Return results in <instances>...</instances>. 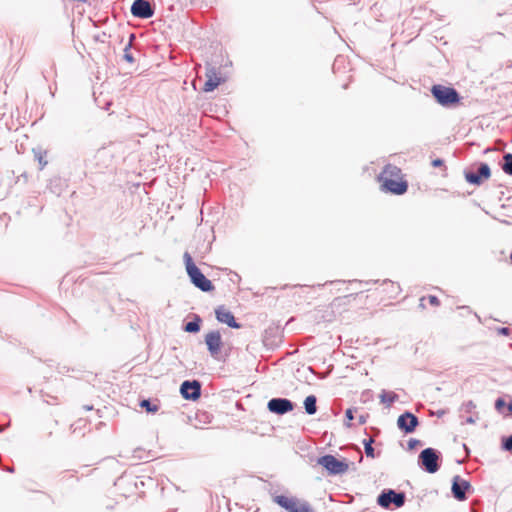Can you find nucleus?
<instances>
[{
    "mask_svg": "<svg viewBox=\"0 0 512 512\" xmlns=\"http://www.w3.org/2000/svg\"><path fill=\"white\" fill-rule=\"evenodd\" d=\"M380 403L390 407L392 404L399 400V395L393 391L383 389L379 394Z\"/></svg>",
    "mask_w": 512,
    "mask_h": 512,
    "instance_id": "obj_21",
    "label": "nucleus"
},
{
    "mask_svg": "<svg viewBox=\"0 0 512 512\" xmlns=\"http://www.w3.org/2000/svg\"><path fill=\"white\" fill-rule=\"evenodd\" d=\"M20 181H23L24 183H27V181H28V174L26 172H23L22 174H20L17 177V180L15 181V183L17 184Z\"/></svg>",
    "mask_w": 512,
    "mask_h": 512,
    "instance_id": "obj_39",
    "label": "nucleus"
},
{
    "mask_svg": "<svg viewBox=\"0 0 512 512\" xmlns=\"http://www.w3.org/2000/svg\"><path fill=\"white\" fill-rule=\"evenodd\" d=\"M130 12L134 18L149 19L155 14V4L150 0H134Z\"/></svg>",
    "mask_w": 512,
    "mask_h": 512,
    "instance_id": "obj_13",
    "label": "nucleus"
},
{
    "mask_svg": "<svg viewBox=\"0 0 512 512\" xmlns=\"http://www.w3.org/2000/svg\"><path fill=\"white\" fill-rule=\"evenodd\" d=\"M406 493L391 488L383 489L377 496L376 503L384 508H401L405 505Z\"/></svg>",
    "mask_w": 512,
    "mask_h": 512,
    "instance_id": "obj_7",
    "label": "nucleus"
},
{
    "mask_svg": "<svg viewBox=\"0 0 512 512\" xmlns=\"http://www.w3.org/2000/svg\"><path fill=\"white\" fill-rule=\"evenodd\" d=\"M420 446H423V442L416 438H410L407 442V450L409 451H413Z\"/></svg>",
    "mask_w": 512,
    "mask_h": 512,
    "instance_id": "obj_31",
    "label": "nucleus"
},
{
    "mask_svg": "<svg viewBox=\"0 0 512 512\" xmlns=\"http://www.w3.org/2000/svg\"><path fill=\"white\" fill-rule=\"evenodd\" d=\"M107 37H110V35H107L106 32H102L100 34L95 35L93 38L95 42L105 43Z\"/></svg>",
    "mask_w": 512,
    "mask_h": 512,
    "instance_id": "obj_36",
    "label": "nucleus"
},
{
    "mask_svg": "<svg viewBox=\"0 0 512 512\" xmlns=\"http://www.w3.org/2000/svg\"><path fill=\"white\" fill-rule=\"evenodd\" d=\"M501 448L504 451L512 452V434L501 438Z\"/></svg>",
    "mask_w": 512,
    "mask_h": 512,
    "instance_id": "obj_29",
    "label": "nucleus"
},
{
    "mask_svg": "<svg viewBox=\"0 0 512 512\" xmlns=\"http://www.w3.org/2000/svg\"><path fill=\"white\" fill-rule=\"evenodd\" d=\"M85 411H91L94 409L93 405H89V404H86V405H83L82 407Z\"/></svg>",
    "mask_w": 512,
    "mask_h": 512,
    "instance_id": "obj_43",
    "label": "nucleus"
},
{
    "mask_svg": "<svg viewBox=\"0 0 512 512\" xmlns=\"http://www.w3.org/2000/svg\"><path fill=\"white\" fill-rule=\"evenodd\" d=\"M51 95L54 96V90L50 88Z\"/></svg>",
    "mask_w": 512,
    "mask_h": 512,
    "instance_id": "obj_54",
    "label": "nucleus"
},
{
    "mask_svg": "<svg viewBox=\"0 0 512 512\" xmlns=\"http://www.w3.org/2000/svg\"><path fill=\"white\" fill-rule=\"evenodd\" d=\"M375 440L374 438L372 437H369V438H365L362 440V444L364 446V452H365V455L368 457V458H376V457H379L380 456V451H378L376 453L374 447H373V444H374Z\"/></svg>",
    "mask_w": 512,
    "mask_h": 512,
    "instance_id": "obj_23",
    "label": "nucleus"
},
{
    "mask_svg": "<svg viewBox=\"0 0 512 512\" xmlns=\"http://www.w3.org/2000/svg\"><path fill=\"white\" fill-rule=\"evenodd\" d=\"M431 94L435 101L445 108L457 107L462 100L460 93L452 86L434 84L431 87Z\"/></svg>",
    "mask_w": 512,
    "mask_h": 512,
    "instance_id": "obj_3",
    "label": "nucleus"
},
{
    "mask_svg": "<svg viewBox=\"0 0 512 512\" xmlns=\"http://www.w3.org/2000/svg\"><path fill=\"white\" fill-rule=\"evenodd\" d=\"M489 151H491V149L487 148V149L484 150V153H488Z\"/></svg>",
    "mask_w": 512,
    "mask_h": 512,
    "instance_id": "obj_51",
    "label": "nucleus"
},
{
    "mask_svg": "<svg viewBox=\"0 0 512 512\" xmlns=\"http://www.w3.org/2000/svg\"><path fill=\"white\" fill-rule=\"evenodd\" d=\"M100 412H101V411H100V409H97V415H98V417H100V418H101V417H102V415L100 414Z\"/></svg>",
    "mask_w": 512,
    "mask_h": 512,
    "instance_id": "obj_47",
    "label": "nucleus"
},
{
    "mask_svg": "<svg viewBox=\"0 0 512 512\" xmlns=\"http://www.w3.org/2000/svg\"><path fill=\"white\" fill-rule=\"evenodd\" d=\"M401 169L395 165H385L378 175L380 190L384 193L400 196L407 192L408 181L400 177Z\"/></svg>",
    "mask_w": 512,
    "mask_h": 512,
    "instance_id": "obj_1",
    "label": "nucleus"
},
{
    "mask_svg": "<svg viewBox=\"0 0 512 512\" xmlns=\"http://www.w3.org/2000/svg\"><path fill=\"white\" fill-rule=\"evenodd\" d=\"M283 341V331L279 326L269 325L263 333L262 342L268 350H275Z\"/></svg>",
    "mask_w": 512,
    "mask_h": 512,
    "instance_id": "obj_12",
    "label": "nucleus"
},
{
    "mask_svg": "<svg viewBox=\"0 0 512 512\" xmlns=\"http://www.w3.org/2000/svg\"><path fill=\"white\" fill-rule=\"evenodd\" d=\"M447 413V410L446 409H440V410H437L435 413H433V415H435L436 417L438 418H441L442 416H444L445 414Z\"/></svg>",
    "mask_w": 512,
    "mask_h": 512,
    "instance_id": "obj_40",
    "label": "nucleus"
},
{
    "mask_svg": "<svg viewBox=\"0 0 512 512\" xmlns=\"http://www.w3.org/2000/svg\"><path fill=\"white\" fill-rule=\"evenodd\" d=\"M1 470L9 472V473H14V468L13 467L6 468V467L2 466Z\"/></svg>",
    "mask_w": 512,
    "mask_h": 512,
    "instance_id": "obj_44",
    "label": "nucleus"
},
{
    "mask_svg": "<svg viewBox=\"0 0 512 512\" xmlns=\"http://www.w3.org/2000/svg\"><path fill=\"white\" fill-rule=\"evenodd\" d=\"M509 261L512 264V250H511V253H510V256H509Z\"/></svg>",
    "mask_w": 512,
    "mask_h": 512,
    "instance_id": "obj_46",
    "label": "nucleus"
},
{
    "mask_svg": "<svg viewBox=\"0 0 512 512\" xmlns=\"http://www.w3.org/2000/svg\"><path fill=\"white\" fill-rule=\"evenodd\" d=\"M478 419V413L475 412V415H470L468 416L464 423H467V424H474Z\"/></svg>",
    "mask_w": 512,
    "mask_h": 512,
    "instance_id": "obj_37",
    "label": "nucleus"
},
{
    "mask_svg": "<svg viewBox=\"0 0 512 512\" xmlns=\"http://www.w3.org/2000/svg\"><path fill=\"white\" fill-rule=\"evenodd\" d=\"M500 167L506 175L512 176V153L505 152L503 154Z\"/></svg>",
    "mask_w": 512,
    "mask_h": 512,
    "instance_id": "obj_24",
    "label": "nucleus"
},
{
    "mask_svg": "<svg viewBox=\"0 0 512 512\" xmlns=\"http://www.w3.org/2000/svg\"><path fill=\"white\" fill-rule=\"evenodd\" d=\"M204 342L207 346V351L213 359L225 361L228 354L226 353L224 357L221 355L224 343L219 330L209 331L204 337Z\"/></svg>",
    "mask_w": 512,
    "mask_h": 512,
    "instance_id": "obj_9",
    "label": "nucleus"
},
{
    "mask_svg": "<svg viewBox=\"0 0 512 512\" xmlns=\"http://www.w3.org/2000/svg\"><path fill=\"white\" fill-rule=\"evenodd\" d=\"M108 106H111V103L105 104L106 110H109Z\"/></svg>",
    "mask_w": 512,
    "mask_h": 512,
    "instance_id": "obj_50",
    "label": "nucleus"
},
{
    "mask_svg": "<svg viewBox=\"0 0 512 512\" xmlns=\"http://www.w3.org/2000/svg\"><path fill=\"white\" fill-rule=\"evenodd\" d=\"M33 154L35 159L38 161L39 169L42 170L47 165V160L45 159L47 151L43 150L42 148H34Z\"/></svg>",
    "mask_w": 512,
    "mask_h": 512,
    "instance_id": "obj_25",
    "label": "nucleus"
},
{
    "mask_svg": "<svg viewBox=\"0 0 512 512\" xmlns=\"http://www.w3.org/2000/svg\"><path fill=\"white\" fill-rule=\"evenodd\" d=\"M368 418H369L368 413L359 415L358 416V424L364 425L367 422Z\"/></svg>",
    "mask_w": 512,
    "mask_h": 512,
    "instance_id": "obj_38",
    "label": "nucleus"
},
{
    "mask_svg": "<svg viewBox=\"0 0 512 512\" xmlns=\"http://www.w3.org/2000/svg\"><path fill=\"white\" fill-rule=\"evenodd\" d=\"M426 299H428L429 304L432 305V306H439L440 305V300H439V298L436 295H428L426 297Z\"/></svg>",
    "mask_w": 512,
    "mask_h": 512,
    "instance_id": "obj_35",
    "label": "nucleus"
},
{
    "mask_svg": "<svg viewBox=\"0 0 512 512\" xmlns=\"http://www.w3.org/2000/svg\"><path fill=\"white\" fill-rule=\"evenodd\" d=\"M425 299H426L425 296L420 298V303H419V308L420 309H425V304H424Z\"/></svg>",
    "mask_w": 512,
    "mask_h": 512,
    "instance_id": "obj_42",
    "label": "nucleus"
},
{
    "mask_svg": "<svg viewBox=\"0 0 512 512\" xmlns=\"http://www.w3.org/2000/svg\"><path fill=\"white\" fill-rule=\"evenodd\" d=\"M139 406L145 410L148 414H155L160 409L158 399L143 398L139 400Z\"/></svg>",
    "mask_w": 512,
    "mask_h": 512,
    "instance_id": "obj_20",
    "label": "nucleus"
},
{
    "mask_svg": "<svg viewBox=\"0 0 512 512\" xmlns=\"http://www.w3.org/2000/svg\"><path fill=\"white\" fill-rule=\"evenodd\" d=\"M496 331L498 335L505 336V337H511L512 330L509 327H497Z\"/></svg>",
    "mask_w": 512,
    "mask_h": 512,
    "instance_id": "obj_32",
    "label": "nucleus"
},
{
    "mask_svg": "<svg viewBox=\"0 0 512 512\" xmlns=\"http://www.w3.org/2000/svg\"><path fill=\"white\" fill-rule=\"evenodd\" d=\"M431 165L434 168H441L444 167V169H447L445 166V161L442 158H435L431 161Z\"/></svg>",
    "mask_w": 512,
    "mask_h": 512,
    "instance_id": "obj_34",
    "label": "nucleus"
},
{
    "mask_svg": "<svg viewBox=\"0 0 512 512\" xmlns=\"http://www.w3.org/2000/svg\"><path fill=\"white\" fill-rule=\"evenodd\" d=\"M365 394H370V390H366L362 393V396H365Z\"/></svg>",
    "mask_w": 512,
    "mask_h": 512,
    "instance_id": "obj_45",
    "label": "nucleus"
},
{
    "mask_svg": "<svg viewBox=\"0 0 512 512\" xmlns=\"http://www.w3.org/2000/svg\"><path fill=\"white\" fill-rule=\"evenodd\" d=\"M465 181L473 186H481L491 177V168L486 162H475L463 171Z\"/></svg>",
    "mask_w": 512,
    "mask_h": 512,
    "instance_id": "obj_5",
    "label": "nucleus"
},
{
    "mask_svg": "<svg viewBox=\"0 0 512 512\" xmlns=\"http://www.w3.org/2000/svg\"><path fill=\"white\" fill-rule=\"evenodd\" d=\"M475 408H476V405H475V403L472 400L464 402L462 404V406H461V410L465 411L466 413H468V415H475V413H473V410Z\"/></svg>",
    "mask_w": 512,
    "mask_h": 512,
    "instance_id": "obj_30",
    "label": "nucleus"
},
{
    "mask_svg": "<svg viewBox=\"0 0 512 512\" xmlns=\"http://www.w3.org/2000/svg\"><path fill=\"white\" fill-rule=\"evenodd\" d=\"M108 106H111V103L105 104L106 110H109Z\"/></svg>",
    "mask_w": 512,
    "mask_h": 512,
    "instance_id": "obj_49",
    "label": "nucleus"
},
{
    "mask_svg": "<svg viewBox=\"0 0 512 512\" xmlns=\"http://www.w3.org/2000/svg\"><path fill=\"white\" fill-rule=\"evenodd\" d=\"M419 424V418L408 410L404 411L397 418V428L405 435L414 433Z\"/></svg>",
    "mask_w": 512,
    "mask_h": 512,
    "instance_id": "obj_14",
    "label": "nucleus"
},
{
    "mask_svg": "<svg viewBox=\"0 0 512 512\" xmlns=\"http://www.w3.org/2000/svg\"><path fill=\"white\" fill-rule=\"evenodd\" d=\"M474 492V488L469 480L462 478L460 475L453 476L451 480L452 497L459 501H466L470 494Z\"/></svg>",
    "mask_w": 512,
    "mask_h": 512,
    "instance_id": "obj_10",
    "label": "nucleus"
},
{
    "mask_svg": "<svg viewBox=\"0 0 512 512\" xmlns=\"http://www.w3.org/2000/svg\"><path fill=\"white\" fill-rule=\"evenodd\" d=\"M66 188V181L59 176L52 177L47 184V189L56 196H60Z\"/></svg>",
    "mask_w": 512,
    "mask_h": 512,
    "instance_id": "obj_19",
    "label": "nucleus"
},
{
    "mask_svg": "<svg viewBox=\"0 0 512 512\" xmlns=\"http://www.w3.org/2000/svg\"><path fill=\"white\" fill-rule=\"evenodd\" d=\"M507 404L508 403L505 401V399L503 397H498V398H496V400L494 402V407L498 413L505 415L506 409H507Z\"/></svg>",
    "mask_w": 512,
    "mask_h": 512,
    "instance_id": "obj_27",
    "label": "nucleus"
},
{
    "mask_svg": "<svg viewBox=\"0 0 512 512\" xmlns=\"http://www.w3.org/2000/svg\"><path fill=\"white\" fill-rule=\"evenodd\" d=\"M135 38V35L134 34H131L130 35V39H129V42L125 45L124 47V50H123V59L128 62V63H134L135 62V58L133 56V54L130 52V49L132 47V40Z\"/></svg>",
    "mask_w": 512,
    "mask_h": 512,
    "instance_id": "obj_26",
    "label": "nucleus"
},
{
    "mask_svg": "<svg viewBox=\"0 0 512 512\" xmlns=\"http://www.w3.org/2000/svg\"><path fill=\"white\" fill-rule=\"evenodd\" d=\"M316 463L322 466L329 476L342 475L349 469V462L346 458H337L332 454L319 456Z\"/></svg>",
    "mask_w": 512,
    "mask_h": 512,
    "instance_id": "obj_6",
    "label": "nucleus"
},
{
    "mask_svg": "<svg viewBox=\"0 0 512 512\" xmlns=\"http://www.w3.org/2000/svg\"><path fill=\"white\" fill-rule=\"evenodd\" d=\"M296 407V403L284 397H274L267 402V410L275 415L283 416L292 412Z\"/></svg>",
    "mask_w": 512,
    "mask_h": 512,
    "instance_id": "obj_11",
    "label": "nucleus"
},
{
    "mask_svg": "<svg viewBox=\"0 0 512 512\" xmlns=\"http://www.w3.org/2000/svg\"><path fill=\"white\" fill-rule=\"evenodd\" d=\"M179 391L183 399L196 401L201 397L202 383L196 379L184 380Z\"/></svg>",
    "mask_w": 512,
    "mask_h": 512,
    "instance_id": "obj_15",
    "label": "nucleus"
},
{
    "mask_svg": "<svg viewBox=\"0 0 512 512\" xmlns=\"http://www.w3.org/2000/svg\"><path fill=\"white\" fill-rule=\"evenodd\" d=\"M303 406H304L305 412L308 415L316 414V412H317V397L313 394L306 396L303 401Z\"/></svg>",
    "mask_w": 512,
    "mask_h": 512,
    "instance_id": "obj_22",
    "label": "nucleus"
},
{
    "mask_svg": "<svg viewBox=\"0 0 512 512\" xmlns=\"http://www.w3.org/2000/svg\"><path fill=\"white\" fill-rule=\"evenodd\" d=\"M183 261L186 269V273L190 279V282L200 291L210 293L215 290V286L211 280H209L201 269L195 264L191 254L185 252L183 255Z\"/></svg>",
    "mask_w": 512,
    "mask_h": 512,
    "instance_id": "obj_2",
    "label": "nucleus"
},
{
    "mask_svg": "<svg viewBox=\"0 0 512 512\" xmlns=\"http://www.w3.org/2000/svg\"><path fill=\"white\" fill-rule=\"evenodd\" d=\"M108 106H111V103L105 104L106 110H109Z\"/></svg>",
    "mask_w": 512,
    "mask_h": 512,
    "instance_id": "obj_48",
    "label": "nucleus"
},
{
    "mask_svg": "<svg viewBox=\"0 0 512 512\" xmlns=\"http://www.w3.org/2000/svg\"><path fill=\"white\" fill-rule=\"evenodd\" d=\"M207 80L203 85L204 92H212L214 91L223 81L221 77H217V72L215 67L207 68L206 71Z\"/></svg>",
    "mask_w": 512,
    "mask_h": 512,
    "instance_id": "obj_18",
    "label": "nucleus"
},
{
    "mask_svg": "<svg viewBox=\"0 0 512 512\" xmlns=\"http://www.w3.org/2000/svg\"><path fill=\"white\" fill-rule=\"evenodd\" d=\"M75 369L74 368H70L66 365H57V372L59 374H62V375H65V374H68L69 372H74Z\"/></svg>",
    "mask_w": 512,
    "mask_h": 512,
    "instance_id": "obj_33",
    "label": "nucleus"
},
{
    "mask_svg": "<svg viewBox=\"0 0 512 512\" xmlns=\"http://www.w3.org/2000/svg\"><path fill=\"white\" fill-rule=\"evenodd\" d=\"M506 411L505 415H512V399L508 402Z\"/></svg>",
    "mask_w": 512,
    "mask_h": 512,
    "instance_id": "obj_41",
    "label": "nucleus"
},
{
    "mask_svg": "<svg viewBox=\"0 0 512 512\" xmlns=\"http://www.w3.org/2000/svg\"><path fill=\"white\" fill-rule=\"evenodd\" d=\"M357 412L356 407L347 408L345 411V426L351 427V421L354 419V414Z\"/></svg>",
    "mask_w": 512,
    "mask_h": 512,
    "instance_id": "obj_28",
    "label": "nucleus"
},
{
    "mask_svg": "<svg viewBox=\"0 0 512 512\" xmlns=\"http://www.w3.org/2000/svg\"><path fill=\"white\" fill-rule=\"evenodd\" d=\"M93 25H94L95 27H98V26H99V25L97 24V22H95V21L93 22Z\"/></svg>",
    "mask_w": 512,
    "mask_h": 512,
    "instance_id": "obj_53",
    "label": "nucleus"
},
{
    "mask_svg": "<svg viewBox=\"0 0 512 512\" xmlns=\"http://www.w3.org/2000/svg\"><path fill=\"white\" fill-rule=\"evenodd\" d=\"M273 502L287 512H316L308 501L300 500L293 496L288 497L284 494L275 495Z\"/></svg>",
    "mask_w": 512,
    "mask_h": 512,
    "instance_id": "obj_8",
    "label": "nucleus"
},
{
    "mask_svg": "<svg viewBox=\"0 0 512 512\" xmlns=\"http://www.w3.org/2000/svg\"><path fill=\"white\" fill-rule=\"evenodd\" d=\"M214 313L216 320L222 324H226L229 328H242V324L236 320L234 314L230 310L226 309L224 305H220L215 308Z\"/></svg>",
    "mask_w": 512,
    "mask_h": 512,
    "instance_id": "obj_16",
    "label": "nucleus"
},
{
    "mask_svg": "<svg viewBox=\"0 0 512 512\" xmlns=\"http://www.w3.org/2000/svg\"><path fill=\"white\" fill-rule=\"evenodd\" d=\"M5 430V427L0 426V433H2Z\"/></svg>",
    "mask_w": 512,
    "mask_h": 512,
    "instance_id": "obj_52",
    "label": "nucleus"
},
{
    "mask_svg": "<svg viewBox=\"0 0 512 512\" xmlns=\"http://www.w3.org/2000/svg\"><path fill=\"white\" fill-rule=\"evenodd\" d=\"M187 319L189 320L183 323L182 330L191 334L199 333L203 323L201 316L196 313H190L188 314Z\"/></svg>",
    "mask_w": 512,
    "mask_h": 512,
    "instance_id": "obj_17",
    "label": "nucleus"
},
{
    "mask_svg": "<svg viewBox=\"0 0 512 512\" xmlns=\"http://www.w3.org/2000/svg\"><path fill=\"white\" fill-rule=\"evenodd\" d=\"M442 459V453L439 450L427 447L419 453L417 464L424 472L434 474L441 468Z\"/></svg>",
    "mask_w": 512,
    "mask_h": 512,
    "instance_id": "obj_4",
    "label": "nucleus"
}]
</instances>
